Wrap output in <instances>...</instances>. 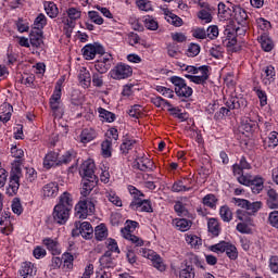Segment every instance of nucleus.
<instances>
[{
  "label": "nucleus",
  "mask_w": 278,
  "mask_h": 278,
  "mask_svg": "<svg viewBox=\"0 0 278 278\" xmlns=\"http://www.w3.org/2000/svg\"><path fill=\"white\" fill-rule=\"evenodd\" d=\"M233 201L238 207H242V210L239 208L235 213L236 223L239 220L236 226L237 231L245 235L253 233V229H255V219H253V216L262 210V202H251L240 198H235Z\"/></svg>",
  "instance_id": "nucleus-1"
},
{
  "label": "nucleus",
  "mask_w": 278,
  "mask_h": 278,
  "mask_svg": "<svg viewBox=\"0 0 278 278\" xmlns=\"http://www.w3.org/2000/svg\"><path fill=\"white\" fill-rule=\"evenodd\" d=\"M182 71L190 74H185L186 79H189L192 84L198 86H205L207 79H210V66L202 65L200 67H194L192 65H182Z\"/></svg>",
  "instance_id": "nucleus-2"
},
{
  "label": "nucleus",
  "mask_w": 278,
  "mask_h": 278,
  "mask_svg": "<svg viewBox=\"0 0 278 278\" xmlns=\"http://www.w3.org/2000/svg\"><path fill=\"white\" fill-rule=\"evenodd\" d=\"M62 86H64V79L60 78L54 87V91L50 98V110L54 118H62L64 116V104L62 103Z\"/></svg>",
  "instance_id": "nucleus-3"
},
{
  "label": "nucleus",
  "mask_w": 278,
  "mask_h": 278,
  "mask_svg": "<svg viewBox=\"0 0 278 278\" xmlns=\"http://www.w3.org/2000/svg\"><path fill=\"white\" fill-rule=\"evenodd\" d=\"M169 81L174 86V92L180 99H190V96L194 92V90H192V87L188 86L186 79L179 76H172L169 78Z\"/></svg>",
  "instance_id": "nucleus-4"
},
{
  "label": "nucleus",
  "mask_w": 278,
  "mask_h": 278,
  "mask_svg": "<svg viewBox=\"0 0 278 278\" xmlns=\"http://www.w3.org/2000/svg\"><path fill=\"white\" fill-rule=\"evenodd\" d=\"M231 168L238 184H249L250 176L244 174V170H251V163L247 161V157L242 156L239 163L233 164Z\"/></svg>",
  "instance_id": "nucleus-5"
},
{
  "label": "nucleus",
  "mask_w": 278,
  "mask_h": 278,
  "mask_svg": "<svg viewBox=\"0 0 278 278\" xmlns=\"http://www.w3.org/2000/svg\"><path fill=\"white\" fill-rule=\"evenodd\" d=\"M111 79L121 81L123 79H129L134 75V68L126 63H117L109 73Z\"/></svg>",
  "instance_id": "nucleus-6"
},
{
  "label": "nucleus",
  "mask_w": 278,
  "mask_h": 278,
  "mask_svg": "<svg viewBox=\"0 0 278 278\" xmlns=\"http://www.w3.org/2000/svg\"><path fill=\"white\" fill-rule=\"evenodd\" d=\"M213 253H226L229 260H238V248L231 242L220 241L219 243L210 247Z\"/></svg>",
  "instance_id": "nucleus-7"
},
{
  "label": "nucleus",
  "mask_w": 278,
  "mask_h": 278,
  "mask_svg": "<svg viewBox=\"0 0 278 278\" xmlns=\"http://www.w3.org/2000/svg\"><path fill=\"white\" fill-rule=\"evenodd\" d=\"M94 210V202H92V199L90 198L80 200L75 206L76 216H78V218H88V216H92Z\"/></svg>",
  "instance_id": "nucleus-8"
},
{
  "label": "nucleus",
  "mask_w": 278,
  "mask_h": 278,
  "mask_svg": "<svg viewBox=\"0 0 278 278\" xmlns=\"http://www.w3.org/2000/svg\"><path fill=\"white\" fill-rule=\"evenodd\" d=\"M94 233V228H92V225L89 222H76L75 228L72 230V236L75 238L77 236H81L85 238V240L92 239V236Z\"/></svg>",
  "instance_id": "nucleus-9"
},
{
  "label": "nucleus",
  "mask_w": 278,
  "mask_h": 278,
  "mask_svg": "<svg viewBox=\"0 0 278 278\" xmlns=\"http://www.w3.org/2000/svg\"><path fill=\"white\" fill-rule=\"evenodd\" d=\"M81 53L85 60H94L97 54L103 55V53H105V49L99 43H88L81 49Z\"/></svg>",
  "instance_id": "nucleus-10"
},
{
  "label": "nucleus",
  "mask_w": 278,
  "mask_h": 278,
  "mask_svg": "<svg viewBox=\"0 0 278 278\" xmlns=\"http://www.w3.org/2000/svg\"><path fill=\"white\" fill-rule=\"evenodd\" d=\"M112 62H114V58L110 53H103L101 56L96 61L94 68L100 74H105L110 68H112Z\"/></svg>",
  "instance_id": "nucleus-11"
},
{
  "label": "nucleus",
  "mask_w": 278,
  "mask_h": 278,
  "mask_svg": "<svg viewBox=\"0 0 278 278\" xmlns=\"http://www.w3.org/2000/svg\"><path fill=\"white\" fill-rule=\"evenodd\" d=\"M198 5L200 7L199 12L197 13L198 18L202 22V23H212L213 21V16L212 14H214V8H212V5H210V3L207 2H199Z\"/></svg>",
  "instance_id": "nucleus-12"
},
{
  "label": "nucleus",
  "mask_w": 278,
  "mask_h": 278,
  "mask_svg": "<svg viewBox=\"0 0 278 278\" xmlns=\"http://www.w3.org/2000/svg\"><path fill=\"white\" fill-rule=\"evenodd\" d=\"M138 147V140L129 134H126L122 138V143L119 146V151L122 155H129V151H134Z\"/></svg>",
  "instance_id": "nucleus-13"
},
{
  "label": "nucleus",
  "mask_w": 278,
  "mask_h": 278,
  "mask_svg": "<svg viewBox=\"0 0 278 278\" xmlns=\"http://www.w3.org/2000/svg\"><path fill=\"white\" fill-rule=\"evenodd\" d=\"M96 168L94 161L87 160L81 164L79 175L83 179H97V175H94Z\"/></svg>",
  "instance_id": "nucleus-14"
},
{
  "label": "nucleus",
  "mask_w": 278,
  "mask_h": 278,
  "mask_svg": "<svg viewBox=\"0 0 278 278\" xmlns=\"http://www.w3.org/2000/svg\"><path fill=\"white\" fill-rule=\"evenodd\" d=\"M71 215V208L56 204L53 210V218L59 225H64L66 220H68V216Z\"/></svg>",
  "instance_id": "nucleus-15"
},
{
  "label": "nucleus",
  "mask_w": 278,
  "mask_h": 278,
  "mask_svg": "<svg viewBox=\"0 0 278 278\" xmlns=\"http://www.w3.org/2000/svg\"><path fill=\"white\" fill-rule=\"evenodd\" d=\"M58 166H60V152L49 151L43 157V168L50 170V168Z\"/></svg>",
  "instance_id": "nucleus-16"
},
{
  "label": "nucleus",
  "mask_w": 278,
  "mask_h": 278,
  "mask_svg": "<svg viewBox=\"0 0 278 278\" xmlns=\"http://www.w3.org/2000/svg\"><path fill=\"white\" fill-rule=\"evenodd\" d=\"M129 207L130 210H134V212H147L148 214L153 212V206L150 200H134Z\"/></svg>",
  "instance_id": "nucleus-17"
},
{
  "label": "nucleus",
  "mask_w": 278,
  "mask_h": 278,
  "mask_svg": "<svg viewBox=\"0 0 278 278\" xmlns=\"http://www.w3.org/2000/svg\"><path fill=\"white\" fill-rule=\"evenodd\" d=\"M276 76H277V72L275 71V66L267 65L262 68L261 79L264 86H270V84L275 81Z\"/></svg>",
  "instance_id": "nucleus-18"
},
{
  "label": "nucleus",
  "mask_w": 278,
  "mask_h": 278,
  "mask_svg": "<svg viewBox=\"0 0 278 278\" xmlns=\"http://www.w3.org/2000/svg\"><path fill=\"white\" fill-rule=\"evenodd\" d=\"M60 192L58 182H48L41 188V197L43 199H55Z\"/></svg>",
  "instance_id": "nucleus-19"
},
{
  "label": "nucleus",
  "mask_w": 278,
  "mask_h": 278,
  "mask_svg": "<svg viewBox=\"0 0 278 278\" xmlns=\"http://www.w3.org/2000/svg\"><path fill=\"white\" fill-rule=\"evenodd\" d=\"M11 155L15 157L13 162V168H15L16 173H21V166L23 165V157L25 156V151L23 149L17 148L16 146L11 147Z\"/></svg>",
  "instance_id": "nucleus-20"
},
{
  "label": "nucleus",
  "mask_w": 278,
  "mask_h": 278,
  "mask_svg": "<svg viewBox=\"0 0 278 278\" xmlns=\"http://www.w3.org/2000/svg\"><path fill=\"white\" fill-rule=\"evenodd\" d=\"M257 130V122L251 119L250 117H245L242 119L240 125L241 134H245V136H252L253 132Z\"/></svg>",
  "instance_id": "nucleus-21"
},
{
  "label": "nucleus",
  "mask_w": 278,
  "mask_h": 278,
  "mask_svg": "<svg viewBox=\"0 0 278 278\" xmlns=\"http://www.w3.org/2000/svg\"><path fill=\"white\" fill-rule=\"evenodd\" d=\"M241 186H253L252 190L253 192H256V194H260L264 190V177L257 175L252 176L249 174V182L248 184H241Z\"/></svg>",
  "instance_id": "nucleus-22"
},
{
  "label": "nucleus",
  "mask_w": 278,
  "mask_h": 278,
  "mask_svg": "<svg viewBox=\"0 0 278 278\" xmlns=\"http://www.w3.org/2000/svg\"><path fill=\"white\" fill-rule=\"evenodd\" d=\"M10 213L4 212L1 214L0 217V225H1V233H4V236H10L14 228L12 227V220H11Z\"/></svg>",
  "instance_id": "nucleus-23"
},
{
  "label": "nucleus",
  "mask_w": 278,
  "mask_h": 278,
  "mask_svg": "<svg viewBox=\"0 0 278 278\" xmlns=\"http://www.w3.org/2000/svg\"><path fill=\"white\" fill-rule=\"evenodd\" d=\"M135 168L143 173H150L155 168V164L149 157H140L135 161Z\"/></svg>",
  "instance_id": "nucleus-24"
},
{
  "label": "nucleus",
  "mask_w": 278,
  "mask_h": 278,
  "mask_svg": "<svg viewBox=\"0 0 278 278\" xmlns=\"http://www.w3.org/2000/svg\"><path fill=\"white\" fill-rule=\"evenodd\" d=\"M37 271L38 269L36 268V265H34V263L24 262L20 267L18 275L20 278H28L34 277V275H36Z\"/></svg>",
  "instance_id": "nucleus-25"
},
{
  "label": "nucleus",
  "mask_w": 278,
  "mask_h": 278,
  "mask_svg": "<svg viewBox=\"0 0 278 278\" xmlns=\"http://www.w3.org/2000/svg\"><path fill=\"white\" fill-rule=\"evenodd\" d=\"M151 103L155 105V108H167L168 112H173V114H177L179 112V109L174 108L168 100L160 97V96H154L151 98Z\"/></svg>",
  "instance_id": "nucleus-26"
},
{
  "label": "nucleus",
  "mask_w": 278,
  "mask_h": 278,
  "mask_svg": "<svg viewBox=\"0 0 278 278\" xmlns=\"http://www.w3.org/2000/svg\"><path fill=\"white\" fill-rule=\"evenodd\" d=\"M97 186V178H83L80 194L86 199Z\"/></svg>",
  "instance_id": "nucleus-27"
},
{
  "label": "nucleus",
  "mask_w": 278,
  "mask_h": 278,
  "mask_svg": "<svg viewBox=\"0 0 278 278\" xmlns=\"http://www.w3.org/2000/svg\"><path fill=\"white\" fill-rule=\"evenodd\" d=\"M97 136L98 134L94 128H85L78 136V140L81 144H88L89 142H92V140L97 139Z\"/></svg>",
  "instance_id": "nucleus-28"
},
{
  "label": "nucleus",
  "mask_w": 278,
  "mask_h": 278,
  "mask_svg": "<svg viewBox=\"0 0 278 278\" xmlns=\"http://www.w3.org/2000/svg\"><path fill=\"white\" fill-rule=\"evenodd\" d=\"M264 149H275L278 147V132L271 131L268 137L261 135Z\"/></svg>",
  "instance_id": "nucleus-29"
},
{
  "label": "nucleus",
  "mask_w": 278,
  "mask_h": 278,
  "mask_svg": "<svg viewBox=\"0 0 278 278\" xmlns=\"http://www.w3.org/2000/svg\"><path fill=\"white\" fill-rule=\"evenodd\" d=\"M257 41L266 53H269L271 49H275V42H273L268 33H261V36L257 37Z\"/></svg>",
  "instance_id": "nucleus-30"
},
{
  "label": "nucleus",
  "mask_w": 278,
  "mask_h": 278,
  "mask_svg": "<svg viewBox=\"0 0 278 278\" xmlns=\"http://www.w3.org/2000/svg\"><path fill=\"white\" fill-rule=\"evenodd\" d=\"M42 244L46 245L47 250L52 255H60L62 253V250L60 249V243L55 239L45 238L42 240Z\"/></svg>",
  "instance_id": "nucleus-31"
},
{
  "label": "nucleus",
  "mask_w": 278,
  "mask_h": 278,
  "mask_svg": "<svg viewBox=\"0 0 278 278\" xmlns=\"http://www.w3.org/2000/svg\"><path fill=\"white\" fill-rule=\"evenodd\" d=\"M78 81L83 88H90L92 84V76L90 75V71L86 67H81L78 74Z\"/></svg>",
  "instance_id": "nucleus-32"
},
{
  "label": "nucleus",
  "mask_w": 278,
  "mask_h": 278,
  "mask_svg": "<svg viewBox=\"0 0 278 278\" xmlns=\"http://www.w3.org/2000/svg\"><path fill=\"white\" fill-rule=\"evenodd\" d=\"M172 225L178 231H190V229L192 228V220L186 218H175L173 219Z\"/></svg>",
  "instance_id": "nucleus-33"
},
{
  "label": "nucleus",
  "mask_w": 278,
  "mask_h": 278,
  "mask_svg": "<svg viewBox=\"0 0 278 278\" xmlns=\"http://www.w3.org/2000/svg\"><path fill=\"white\" fill-rule=\"evenodd\" d=\"M0 122L8 123L10 118H12V112H14V108L10 103H3L0 106Z\"/></svg>",
  "instance_id": "nucleus-34"
},
{
  "label": "nucleus",
  "mask_w": 278,
  "mask_h": 278,
  "mask_svg": "<svg viewBox=\"0 0 278 278\" xmlns=\"http://www.w3.org/2000/svg\"><path fill=\"white\" fill-rule=\"evenodd\" d=\"M179 278H194L197 277V274L194 273V267L188 262H185V264H181L180 269L178 271Z\"/></svg>",
  "instance_id": "nucleus-35"
},
{
  "label": "nucleus",
  "mask_w": 278,
  "mask_h": 278,
  "mask_svg": "<svg viewBox=\"0 0 278 278\" xmlns=\"http://www.w3.org/2000/svg\"><path fill=\"white\" fill-rule=\"evenodd\" d=\"M267 206L270 210H278V193L273 188L267 189Z\"/></svg>",
  "instance_id": "nucleus-36"
},
{
  "label": "nucleus",
  "mask_w": 278,
  "mask_h": 278,
  "mask_svg": "<svg viewBox=\"0 0 278 278\" xmlns=\"http://www.w3.org/2000/svg\"><path fill=\"white\" fill-rule=\"evenodd\" d=\"M104 197L105 199H108V201H110V203H112L116 207H123V200L121 199V197H118L116 191L109 189L104 192Z\"/></svg>",
  "instance_id": "nucleus-37"
},
{
  "label": "nucleus",
  "mask_w": 278,
  "mask_h": 278,
  "mask_svg": "<svg viewBox=\"0 0 278 278\" xmlns=\"http://www.w3.org/2000/svg\"><path fill=\"white\" fill-rule=\"evenodd\" d=\"M208 232L212 233L213 238H218L220 236V223L216 218H210L207 222Z\"/></svg>",
  "instance_id": "nucleus-38"
},
{
  "label": "nucleus",
  "mask_w": 278,
  "mask_h": 278,
  "mask_svg": "<svg viewBox=\"0 0 278 278\" xmlns=\"http://www.w3.org/2000/svg\"><path fill=\"white\" fill-rule=\"evenodd\" d=\"M102 268H114L116 266V260L112 257L110 252H105L99 260Z\"/></svg>",
  "instance_id": "nucleus-39"
},
{
  "label": "nucleus",
  "mask_w": 278,
  "mask_h": 278,
  "mask_svg": "<svg viewBox=\"0 0 278 278\" xmlns=\"http://www.w3.org/2000/svg\"><path fill=\"white\" fill-rule=\"evenodd\" d=\"M232 11L225 2L218 3V18L220 21H229L231 18Z\"/></svg>",
  "instance_id": "nucleus-40"
},
{
  "label": "nucleus",
  "mask_w": 278,
  "mask_h": 278,
  "mask_svg": "<svg viewBox=\"0 0 278 278\" xmlns=\"http://www.w3.org/2000/svg\"><path fill=\"white\" fill-rule=\"evenodd\" d=\"M164 14L167 17V23H170V25H174V27H181V25H184V20L170 12L168 9H164Z\"/></svg>",
  "instance_id": "nucleus-41"
},
{
  "label": "nucleus",
  "mask_w": 278,
  "mask_h": 278,
  "mask_svg": "<svg viewBox=\"0 0 278 278\" xmlns=\"http://www.w3.org/2000/svg\"><path fill=\"white\" fill-rule=\"evenodd\" d=\"M185 240L187 244L190 245L191 249H199V247L203 244V240L199 236L193 233H186Z\"/></svg>",
  "instance_id": "nucleus-42"
},
{
  "label": "nucleus",
  "mask_w": 278,
  "mask_h": 278,
  "mask_svg": "<svg viewBox=\"0 0 278 278\" xmlns=\"http://www.w3.org/2000/svg\"><path fill=\"white\" fill-rule=\"evenodd\" d=\"M43 8L50 18H58V14H60V10L58 9L56 3L51 1H46L43 3Z\"/></svg>",
  "instance_id": "nucleus-43"
},
{
  "label": "nucleus",
  "mask_w": 278,
  "mask_h": 278,
  "mask_svg": "<svg viewBox=\"0 0 278 278\" xmlns=\"http://www.w3.org/2000/svg\"><path fill=\"white\" fill-rule=\"evenodd\" d=\"M143 25L147 27L150 31H157L160 24L157 23V20H155L151 15H146L143 17Z\"/></svg>",
  "instance_id": "nucleus-44"
},
{
  "label": "nucleus",
  "mask_w": 278,
  "mask_h": 278,
  "mask_svg": "<svg viewBox=\"0 0 278 278\" xmlns=\"http://www.w3.org/2000/svg\"><path fill=\"white\" fill-rule=\"evenodd\" d=\"M219 216L224 223H231L233 220V212L227 205L220 206Z\"/></svg>",
  "instance_id": "nucleus-45"
},
{
  "label": "nucleus",
  "mask_w": 278,
  "mask_h": 278,
  "mask_svg": "<svg viewBox=\"0 0 278 278\" xmlns=\"http://www.w3.org/2000/svg\"><path fill=\"white\" fill-rule=\"evenodd\" d=\"M66 14H67V20L77 23V21H79V18H81V9L80 8H75V7H70L66 10Z\"/></svg>",
  "instance_id": "nucleus-46"
},
{
  "label": "nucleus",
  "mask_w": 278,
  "mask_h": 278,
  "mask_svg": "<svg viewBox=\"0 0 278 278\" xmlns=\"http://www.w3.org/2000/svg\"><path fill=\"white\" fill-rule=\"evenodd\" d=\"M98 114H99L100 118H102V121H104L105 123H114V121H116V114H114L103 108L98 109Z\"/></svg>",
  "instance_id": "nucleus-47"
},
{
  "label": "nucleus",
  "mask_w": 278,
  "mask_h": 278,
  "mask_svg": "<svg viewBox=\"0 0 278 278\" xmlns=\"http://www.w3.org/2000/svg\"><path fill=\"white\" fill-rule=\"evenodd\" d=\"M258 34H268V30L270 29L271 25L270 22L264 17H260L256 20Z\"/></svg>",
  "instance_id": "nucleus-48"
},
{
  "label": "nucleus",
  "mask_w": 278,
  "mask_h": 278,
  "mask_svg": "<svg viewBox=\"0 0 278 278\" xmlns=\"http://www.w3.org/2000/svg\"><path fill=\"white\" fill-rule=\"evenodd\" d=\"M94 236L96 240H99L102 242V240H105L108 238V227H105V224H100L94 229Z\"/></svg>",
  "instance_id": "nucleus-49"
},
{
  "label": "nucleus",
  "mask_w": 278,
  "mask_h": 278,
  "mask_svg": "<svg viewBox=\"0 0 278 278\" xmlns=\"http://www.w3.org/2000/svg\"><path fill=\"white\" fill-rule=\"evenodd\" d=\"M202 203L205 205V207L214 210L216 208V203H218V198H216L214 193H208L203 198Z\"/></svg>",
  "instance_id": "nucleus-50"
},
{
  "label": "nucleus",
  "mask_w": 278,
  "mask_h": 278,
  "mask_svg": "<svg viewBox=\"0 0 278 278\" xmlns=\"http://www.w3.org/2000/svg\"><path fill=\"white\" fill-rule=\"evenodd\" d=\"M151 262L152 266L156 268V270H160V273H164L166 270V264L164 263V258H162L160 254L154 255Z\"/></svg>",
  "instance_id": "nucleus-51"
},
{
  "label": "nucleus",
  "mask_w": 278,
  "mask_h": 278,
  "mask_svg": "<svg viewBox=\"0 0 278 278\" xmlns=\"http://www.w3.org/2000/svg\"><path fill=\"white\" fill-rule=\"evenodd\" d=\"M128 114L131 118H142L144 116V109H142V105L135 104L130 108Z\"/></svg>",
  "instance_id": "nucleus-52"
},
{
  "label": "nucleus",
  "mask_w": 278,
  "mask_h": 278,
  "mask_svg": "<svg viewBox=\"0 0 278 278\" xmlns=\"http://www.w3.org/2000/svg\"><path fill=\"white\" fill-rule=\"evenodd\" d=\"M138 225V222L130 219L126 220L125 227L121 229L122 236H125L126 233H134Z\"/></svg>",
  "instance_id": "nucleus-53"
},
{
  "label": "nucleus",
  "mask_w": 278,
  "mask_h": 278,
  "mask_svg": "<svg viewBox=\"0 0 278 278\" xmlns=\"http://www.w3.org/2000/svg\"><path fill=\"white\" fill-rule=\"evenodd\" d=\"M29 42L31 47H36V49H38V47L42 45V34L38 31H31L29 35Z\"/></svg>",
  "instance_id": "nucleus-54"
},
{
  "label": "nucleus",
  "mask_w": 278,
  "mask_h": 278,
  "mask_svg": "<svg viewBox=\"0 0 278 278\" xmlns=\"http://www.w3.org/2000/svg\"><path fill=\"white\" fill-rule=\"evenodd\" d=\"M58 205H63L64 207L71 210V207H73V198L71 197V193L64 192L63 194H61Z\"/></svg>",
  "instance_id": "nucleus-55"
},
{
  "label": "nucleus",
  "mask_w": 278,
  "mask_h": 278,
  "mask_svg": "<svg viewBox=\"0 0 278 278\" xmlns=\"http://www.w3.org/2000/svg\"><path fill=\"white\" fill-rule=\"evenodd\" d=\"M101 151L104 157H112V139H105L102 142Z\"/></svg>",
  "instance_id": "nucleus-56"
},
{
  "label": "nucleus",
  "mask_w": 278,
  "mask_h": 278,
  "mask_svg": "<svg viewBox=\"0 0 278 278\" xmlns=\"http://www.w3.org/2000/svg\"><path fill=\"white\" fill-rule=\"evenodd\" d=\"M167 55L169 58H180L181 51L179 50V46L175 42L167 45Z\"/></svg>",
  "instance_id": "nucleus-57"
},
{
  "label": "nucleus",
  "mask_w": 278,
  "mask_h": 278,
  "mask_svg": "<svg viewBox=\"0 0 278 278\" xmlns=\"http://www.w3.org/2000/svg\"><path fill=\"white\" fill-rule=\"evenodd\" d=\"M201 53V46L199 43H190L187 48L186 55L188 58H197Z\"/></svg>",
  "instance_id": "nucleus-58"
},
{
  "label": "nucleus",
  "mask_w": 278,
  "mask_h": 278,
  "mask_svg": "<svg viewBox=\"0 0 278 278\" xmlns=\"http://www.w3.org/2000/svg\"><path fill=\"white\" fill-rule=\"evenodd\" d=\"M106 244V252H110V254L112 255V253H121V249L118 248V242H116V239H108L105 241Z\"/></svg>",
  "instance_id": "nucleus-59"
},
{
  "label": "nucleus",
  "mask_w": 278,
  "mask_h": 278,
  "mask_svg": "<svg viewBox=\"0 0 278 278\" xmlns=\"http://www.w3.org/2000/svg\"><path fill=\"white\" fill-rule=\"evenodd\" d=\"M88 18L91 21V23H94V25H103L104 20L97 11H88Z\"/></svg>",
  "instance_id": "nucleus-60"
},
{
  "label": "nucleus",
  "mask_w": 278,
  "mask_h": 278,
  "mask_svg": "<svg viewBox=\"0 0 278 278\" xmlns=\"http://www.w3.org/2000/svg\"><path fill=\"white\" fill-rule=\"evenodd\" d=\"M125 240H128V242H131V244H135V247H142L144 244V241L139 238L138 236L130 233L122 235Z\"/></svg>",
  "instance_id": "nucleus-61"
},
{
  "label": "nucleus",
  "mask_w": 278,
  "mask_h": 278,
  "mask_svg": "<svg viewBox=\"0 0 278 278\" xmlns=\"http://www.w3.org/2000/svg\"><path fill=\"white\" fill-rule=\"evenodd\" d=\"M35 29H45L47 27V16L40 13L34 21Z\"/></svg>",
  "instance_id": "nucleus-62"
},
{
  "label": "nucleus",
  "mask_w": 278,
  "mask_h": 278,
  "mask_svg": "<svg viewBox=\"0 0 278 278\" xmlns=\"http://www.w3.org/2000/svg\"><path fill=\"white\" fill-rule=\"evenodd\" d=\"M174 211L177 216H188V208H186V204L181 201H177L174 205Z\"/></svg>",
  "instance_id": "nucleus-63"
},
{
  "label": "nucleus",
  "mask_w": 278,
  "mask_h": 278,
  "mask_svg": "<svg viewBox=\"0 0 278 278\" xmlns=\"http://www.w3.org/2000/svg\"><path fill=\"white\" fill-rule=\"evenodd\" d=\"M235 18L237 23H244L249 18V15L247 14V11L242 8H237L235 10Z\"/></svg>",
  "instance_id": "nucleus-64"
}]
</instances>
